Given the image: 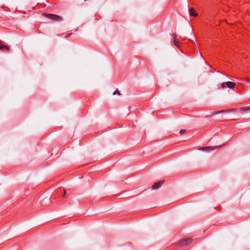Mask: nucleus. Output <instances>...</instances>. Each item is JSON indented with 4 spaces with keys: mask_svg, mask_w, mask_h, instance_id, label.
Instances as JSON below:
<instances>
[{
    "mask_svg": "<svg viewBox=\"0 0 250 250\" xmlns=\"http://www.w3.org/2000/svg\"><path fill=\"white\" fill-rule=\"evenodd\" d=\"M190 16L196 17L198 16V13L194 10L193 7H191L189 9Z\"/></svg>",
    "mask_w": 250,
    "mask_h": 250,
    "instance_id": "6",
    "label": "nucleus"
},
{
    "mask_svg": "<svg viewBox=\"0 0 250 250\" xmlns=\"http://www.w3.org/2000/svg\"><path fill=\"white\" fill-rule=\"evenodd\" d=\"M177 39V34L176 33H174L173 34V40H175Z\"/></svg>",
    "mask_w": 250,
    "mask_h": 250,
    "instance_id": "12",
    "label": "nucleus"
},
{
    "mask_svg": "<svg viewBox=\"0 0 250 250\" xmlns=\"http://www.w3.org/2000/svg\"><path fill=\"white\" fill-rule=\"evenodd\" d=\"M192 242V240L190 238H187L185 239H183L181 240L180 242L178 243V246L180 247H183L185 246H187L188 244H190Z\"/></svg>",
    "mask_w": 250,
    "mask_h": 250,
    "instance_id": "4",
    "label": "nucleus"
},
{
    "mask_svg": "<svg viewBox=\"0 0 250 250\" xmlns=\"http://www.w3.org/2000/svg\"><path fill=\"white\" fill-rule=\"evenodd\" d=\"M72 33H68L65 36V38H68L71 35H72Z\"/></svg>",
    "mask_w": 250,
    "mask_h": 250,
    "instance_id": "13",
    "label": "nucleus"
},
{
    "mask_svg": "<svg viewBox=\"0 0 250 250\" xmlns=\"http://www.w3.org/2000/svg\"><path fill=\"white\" fill-rule=\"evenodd\" d=\"M113 95H115V94H117V95H121V93H120V92L119 91H118V90H115L113 93Z\"/></svg>",
    "mask_w": 250,
    "mask_h": 250,
    "instance_id": "11",
    "label": "nucleus"
},
{
    "mask_svg": "<svg viewBox=\"0 0 250 250\" xmlns=\"http://www.w3.org/2000/svg\"><path fill=\"white\" fill-rule=\"evenodd\" d=\"M250 110V106L243 107L240 108L239 109L233 108V109H229L228 110H221L220 111H218V112H216L212 114V116H214L216 114H219L220 113H226V112H231V111L239 112L240 113H244L247 112Z\"/></svg>",
    "mask_w": 250,
    "mask_h": 250,
    "instance_id": "1",
    "label": "nucleus"
},
{
    "mask_svg": "<svg viewBox=\"0 0 250 250\" xmlns=\"http://www.w3.org/2000/svg\"><path fill=\"white\" fill-rule=\"evenodd\" d=\"M165 182V180H161L158 182H156L154 184V185L152 187V189H158L162 184H163Z\"/></svg>",
    "mask_w": 250,
    "mask_h": 250,
    "instance_id": "5",
    "label": "nucleus"
},
{
    "mask_svg": "<svg viewBox=\"0 0 250 250\" xmlns=\"http://www.w3.org/2000/svg\"><path fill=\"white\" fill-rule=\"evenodd\" d=\"M217 146L213 147V146H204L201 148L200 149L205 151H211L214 149V148H217Z\"/></svg>",
    "mask_w": 250,
    "mask_h": 250,
    "instance_id": "7",
    "label": "nucleus"
},
{
    "mask_svg": "<svg viewBox=\"0 0 250 250\" xmlns=\"http://www.w3.org/2000/svg\"><path fill=\"white\" fill-rule=\"evenodd\" d=\"M0 50H6L7 51L9 52L10 51V48L9 46L3 45V44H0Z\"/></svg>",
    "mask_w": 250,
    "mask_h": 250,
    "instance_id": "8",
    "label": "nucleus"
},
{
    "mask_svg": "<svg viewBox=\"0 0 250 250\" xmlns=\"http://www.w3.org/2000/svg\"><path fill=\"white\" fill-rule=\"evenodd\" d=\"M186 131V129H181L179 133V134L180 135H181L183 134L184 133H185Z\"/></svg>",
    "mask_w": 250,
    "mask_h": 250,
    "instance_id": "9",
    "label": "nucleus"
},
{
    "mask_svg": "<svg viewBox=\"0 0 250 250\" xmlns=\"http://www.w3.org/2000/svg\"><path fill=\"white\" fill-rule=\"evenodd\" d=\"M2 43L1 41L0 40V44H1Z\"/></svg>",
    "mask_w": 250,
    "mask_h": 250,
    "instance_id": "15",
    "label": "nucleus"
},
{
    "mask_svg": "<svg viewBox=\"0 0 250 250\" xmlns=\"http://www.w3.org/2000/svg\"><path fill=\"white\" fill-rule=\"evenodd\" d=\"M173 42L175 44V46H178V43H179V42L178 41L177 39L175 40H173Z\"/></svg>",
    "mask_w": 250,
    "mask_h": 250,
    "instance_id": "10",
    "label": "nucleus"
},
{
    "mask_svg": "<svg viewBox=\"0 0 250 250\" xmlns=\"http://www.w3.org/2000/svg\"><path fill=\"white\" fill-rule=\"evenodd\" d=\"M235 85L236 84L234 82H227L221 83V86L222 88H225L226 87H228L229 88L233 89L235 87Z\"/></svg>",
    "mask_w": 250,
    "mask_h": 250,
    "instance_id": "3",
    "label": "nucleus"
},
{
    "mask_svg": "<svg viewBox=\"0 0 250 250\" xmlns=\"http://www.w3.org/2000/svg\"><path fill=\"white\" fill-rule=\"evenodd\" d=\"M43 16L54 21H61L62 18L59 15L50 13H43Z\"/></svg>",
    "mask_w": 250,
    "mask_h": 250,
    "instance_id": "2",
    "label": "nucleus"
},
{
    "mask_svg": "<svg viewBox=\"0 0 250 250\" xmlns=\"http://www.w3.org/2000/svg\"><path fill=\"white\" fill-rule=\"evenodd\" d=\"M66 195V191L65 189H63V195L62 196V197L64 198Z\"/></svg>",
    "mask_w": 250,
    "mask_h": 250,
    "instance_id": "14",
    "label": "nucleus"
}]
</instances>
